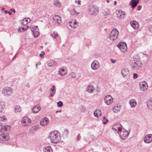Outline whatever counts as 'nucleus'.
<instances>
[{
    "label": "nucleus",
    "instance_id": "obj_1",
    "mask_svg": "<svg viewBox=\"0 0 152 152\" xmlns=\"http://www.w3.org/2000/svg\"><path fill=\"white\" fill-rule=\"evenodd\" d=\"M51 142L54 144L58 143L61 140V138L58 131L54 130L51 132L48 136Z\"/></svg>",
    "mask_w": 152,
    "mask_h": 152
},
{
    "label": "nucleus",
    "instance_id": "obj_2",
    "mask_svg": "<svg viewBox=\"0 0 152 152\" xmlns=\"http://www.w3.org/2000/svg\"><path fill=\"white\" fill-rule=\"evenodd\" d=\"M119 32L116 28H113L109 35V38L111 41H114L118 38Z\"/></svg>",
    "mask_w": 152,
    "mask_h": 152
},
{
    "label": "nucleus",
    "instance_id": "obj_3",
    "mask_svg": "<svg viewBox=\"0 0 152 152\" xmlns=\"http://www.w3.org/2000/svg\"><path fill=\"white\" fill-rule=\"evenodd\" d=\"M12 89L10 88L6 87L2 90V93L4 96L8 97L12 94Z\"/></svg>",
    "mask_w": 152,
    "mask_h": 152
},
{
    "label": "nucleus",
    "instance_id": "obj_4",
    "mask_svg": "<svg viewBox=\"0 0 152 152\" xmlns=\"http://www.w3.org/2000/svg\"><path fill=\"white\" fill-rule=\"evenodd\" d=\"M30 28L33 32L34 37L36 38L39 36V32L37 26H31L30 27Z\"/></svg>",
    "mask_w": 152,
    "mask_h": 152
},
{
    "label": "nucleus",
    "instance_id": "obj_5",
    "mask_svg": "<svg viewBox=\"0 0 152 152\" xmlns=\"http://www.w3.org/2000/svg\"><path fill=\"white\" fill-rule=\"evenodd\" d=\"M117 46L121 51L122 52H125L127 49L126 44L124 42L119 43L117 45Z\"/></svg>",
    "mask_w": 152,
    "mask_h": 152
},
{
    "label": "nucleus",
    "instance_id": "obj_6",
    "mask_svg": "<svg viewBox=\"0 0 152 152\" xmlns=\"http://www.w3.org/2000/svg\"><path fill=\"white\" fill-rule=\"evenodd\" d=\"M31 120L27 116L24 117L21 120V123L24 126H27L31 123Z\"/></svg>",
    "mask_w": 152,
    "mask_h": 152
},
{
    "label": "nucleus",
    "instance_id": "obj_7",
    "mask_svg": "<svg viewBox=\"0 0 152 152\" xmlns=\"http://www.w3.org/2000/svg\"><path fill=\"white\" fill-rule=\"evenodd\" d=\"M113 100V98L110 95H107L105 97L104 101L105 103L108 105L111 104Z\"/></svg>",
    "mask_w": 152,
    "mask_h": 152
},
{
    "label": "nucleus",
    "instance_id": "obj_8",
    "mask_svg": "<svg viewBox=\"0 0 152 152\" xmlns=\"http://www.w3.org/2000/svg\"><path fill=\"white\" fill-rule=\"evenodd\" d=\"M98 7L95 6H92L89 9L90 13L91 15L98 13Z\"/></svg>",
    "mask_w": 152,
    "mask_h": 152
},
{
    "label": "nucleus",
    "instance_id": "obj_9",
    "mask_svg": "<svg viewBox=\"0 0 152 152\" xmlns=\"http://www.w3.org/2000/svg\"><path fill=\"white\" fill-rule=\"evenodd\" d=\"M121 73L124 78H127L130 76L129 71L127 68L123 69L121 70Z\"/></svg>",
    "mask_w": 152,
    "mask_h": 152
},
{
    "label": "nucleus",
    "instance_id": "obj_10",
    "mask_svg": "<svg viewBox=\"0 0 152 152\" xmlns=\"http://www.w3.org/2000/svg\"><path fill=\"white\" fill-rule=\"evenodd\" d=\"M144 142L149 144L152 142V134H149L146 135L144 138Z\"/></svg>",
    "mask_w": 152,
    "mask_h": 152
},
{
    "label": "nucleus",
    "instance_id": "obj_11",
    "mask_svg": "<svg viewBox=\"0 0 152 152\" xmlns=\"http://www.w3.org/2000/svg\"><path fill=\"white\" fill-rule=\"evenodd\" d=\"M100 64L97 61H94L91 64V69L94 70L98 69L100 67Z\"/></svg>",
    "mask_w": 152,
    "mask_h": 152
},
{
    "label": "nucleus",
    "instance_id": "obj_12",
    "mask_svg": "<svg viewBox=\"0 0 152 152\" xmlns=\"http://www.w3.org/2000/svg\"><path fill=\"white\" fill-rule=\"evenodd\" d=\"M120 132V136L121 138L123 140L127 138L129 134V132L126 130H124L122 132Z\"/></svg>",
    "mask_w": 152,
    "mask_h": 152
},
{
    "label": "nucleus",
    "instance_id": "obj_13",
    "mask_svg": "<svg viewBox=\"0 0 152 152\" xmlns=\"http://www.w3.org/2000/svg\"><path fill=\"white\" fill-rule=\"evenodd\" d=\"M140 89L143 91L146 90L148 87V85L146 82L142 81L140 83Z\"/></svg>",
    "mask_w": 152,
    "mask_h": 152
},
{
    "label": "nucleus",
    "instance_id": "obj_14",
    "mask_svg": "<svg viewBox=\"0 0 152 152\" xmlns=\"http://www.w3.org/2000/svg\"><path fill=\"white\" fill-rule=\"evenodd\" d=\"M9 139V134L7 133H3L0 135V141H5Z\"/></svg>",
    "mask_w": 152,
    "mask_h": 152
},
{
    "label": "nucleus",
    "instance_id": "obj_15",
    "mask_svg": "<svg viewBox=\"0 0 152 152\" xmlns=\"http://www.w3.org/2000/svg\"><path fill=\"white\" fill-rule=\"evenodd\" d=\"M50 120L49 119L45 117L42 118L40 122V124L42 126H45L48 125L49 123Z\"/></svg>",
    "mask_w": 152,
    "mask_h": 152
},
{
    "label": "nucleus",
    "instance_id": "obj_16",
    "mask_svg": "<svg viewBox=\"0 0 152 152\" xmlns=\"http://www.w3.org/2000/svg\"><path fill=\"white\" fill-rule=\"evenodd\" d=\"M58 72L61 76H64L67 73V69L65 67H61L59 69Z\"/></svg>",
    "mask_w": 152,
    "mask_h": 152
},
{
    "label": "nucleus",
    "instance_id": "obj_17",
    "mask_svg": "<svg viewBox=\"0 0 152 152\" xmlns=\"http://www.w3.org/2000/svg\"><path fill=\"white\" fill-rule=\"evenodd\" d=\"M95 90V87L93 86L91 84H88L86 87V91L90 94L94 93Z\"/></svg>",
    "mask_w": 152,
    "mask_h": 152
},
{
    "label": "nucleus",
    "instance_id": "obj_18",
    "mask_svg": "<svg viewBox=\"0 0 152 152\" xmlns=\"http://www.w3.org/2000/svg\"><path fill=\"white\" fill-rule=\"evenodd\" d=\"M7 118L5 116H1L0 117V126L4 125L7 122Z\"/></svg>",
    "mask_w": 152,
    "mask_h": 152
},
{
    "label": "nucleus",
    "instance_id": "obj_19",
    "mask_svg": "<svg viewBox=\"0 0 152 152\" xmlns=\"http://www.w3.org/2000/svg\"><path fill=\"white\" fill-rule=\"evenodd\" d=\"M53 23L58 24L61 22V17L59 15H55L53 18Z\"/></svg>",
    "mask_w": 152,
    "mask_h": 152
},
{
    "label": "nucleus",
    "instance_id": "obj_20",
    "mask_svg": "<svg viewBox=\"0 0 152 152\" xmlns=\"http://www.w3.org/2000/svg\"><path fill=\"white\" fill-rule=\"evenodd\" d=\"M130 24L132 27L134 29H137L139 27L138 23L135 20L131 21Z\"/></svg>",
    "mask_w": 152,
    "mask_h": 152
},
{
    "label": "nucleus",
    "instance_id": "obj_21",
    "mask_svg": "<svg viewBox=\"0 0 152 152\" xmlns=\"http://www.w3.org/2000/svg\"><path fill=\"white\" fill-rule=\"evenodd\" d=\"M69 26L72 28H76L78 25L77 24V21L75 19L72 20L71 21L69 22Z\"/></svg>",
    "mask_w": 152,
    "mask_h": 152
},
{
    "label": "nucleus",
    "instance_id": "obj_22",
    "mask_svg": "<svg viewBox=\"0 0 152 152\" xmlns=\"http://www.w3.org/2000/svg\"><path fill=\"white\" fill-rule=\"evenodd\" d=\"M139 63V62L138 61H133L131 64V66L132 68L134 69H137L139 67V65L138 64Z\"/></svg>",
    "mask_w": 152,
    "mask_h": 152
},
{
    "label": "nucleus",
    "instance_id": "obj_23",
    "mask_svg": "<svg viewBox=\"0 0 152 152\" xmlns=\"http://www.w3.org/2000/svg\"><path fill=\"white\" fill-rule=\"evenodd\" d=\"M22 110V108L19 105H16L14 107V111L16 114H19Z\"/></svg>",
    "mask_w": 152,
    "mask_h": 152
},
{
    "label": "nucleus",
    "instance_id": "obj_24",
    "mask_svg": "<svg viewBox=\"0 0 152 152\" xmlns=\"http://www.w3.org/2000/svg\"><path fill=\"white\" fill-rule=\"evenodd\" d=\"M41 109L40 106L38 105H36L32 109V111L34 113H37Z\"/></svg>",
    "mask_w": 152,
    "mask_h": 152
},
{
    "label": "nucleus",
    "instance_id": "obj_25",
    "mask_svg": "<svg viewBox=\"0 0 152 152\" xmlns=\"http://www.w3.org/2000/svg\"><path fill=\"white\" fill-rule=\"evenodd\" d=\"M139 0H132L130 2L131 6L132 8L135 7L138 4Z\"/></svg>",
    "mask_w": 152,
    "mask_h": 152
},
{
    "label": "nucleus",
    "instance_id": "obj_26",
    "mask_svg": "<svg viewBox=\"0 0 152 152\" xmlns=\"http://www.w3.org/2000/svg\"><path fill=\"white\" fill-rule=\"evenodd\" d=\"M30 21V19L29 18H25L21 21V23L22 25H26L29 23Z\"/></svg>",
    "mask_w": 152,
    "mask_h": 152
},
{
    "label": "nucleus",
    "instance_id": "obj_27",
    "mask_svg": "<svg viewBox=\"0 0 152 152\" xmlns=\"http://www.w3.org/2000/svg\"><path fill=\"white\" fill-rule=\"evenodd\" d=\"M55 87L54 86H53L50 88V92L49 95V96L50 97H53L56 93V90L55 89Z\"/></svg>",
    "mask_w": 152,
    "mask_h": 152
},
{
    "label": "nucleus",
    "instance_id": "obj_28",
    "mask_svg": "<svg viewBox=\"0 0 152 152\" xmlns=\"http://www.w3.org/2000/svg\"><path fill=\"white\" fill-rule=\"evenodd\" d=\"M121 126H122L120 124L117 123L114 124L112 127H114V128L115 127V128L117 130H118L119 132H121L122 130Z\"/></svg>",
    "mask_w": 152,
    "mask_h": 152
},
{
    "label": "nucleus",
    "instance_id": "obj_29",
    "mask_svg": "<svg viewBox=\"0 0 152 152\" xmlns=\"http://www.w3.org/2000/svg\"><path fill=\"white\" fill-rule=\"evenodd\" d=\"M129 103L132 107H135L137 104L136 100L134 99H131L129 101Z\"/></svg>",
    "mask_w": 152,
    "mask_h": 152
},
{
    "label": "nucleus",
    "instance_id": "obj_30",
    "mask_svg": "<svg viewBox=\"0 0 152 152\" xmlns=\"http://www.w3.org/2000/svg\"><path fill=\"white\" fill-rule=\"evenodd\" d=\"M117 15L118 17L120 18H123L125 15V12L120 10L118 11Z\"/></svg>",
    "mask_w": 152,
    "mask_h": 152
},
{
    "label": "nucleus",
    "instance_id": "obj_31",
    "mask_svg": "<svg viewBox=\"0 0 152 152\" xmlns=\"http://www.w3.org/2000/svg\"><path fill=\"white\" fill-rule=\"evenodd\" d=\"M57 64L56 61L53 60H51L48 64V65L50 67H52L56 65Z\"/></svg>",
    "mask_w": 152,
    "mask_h": 152
},
{
    "label": "nucleus",
    "instance_id": "obj_32",
    "mask_svg": "<svg viewBox=\"0 0 152 152\" xmlns=\"http://www.w3.org/2000/svg\"><path fill=\"white\" fill-rule=\"evenodd\" d=\"M102 112L101 110H96L94 113V115L95 116L97 117H99V116H101Z\"/></svg>",
    "mask_w": 152,
    "mask_h": 152
},
{
    "label": "nucleus",
    "instance_id": "obj_33",
    "mask_svg": "<svg viewBox=\"0 0 152 152\" xmlns=\"http://www.w3.org/2000/svg\"><path fill=\"white\" fill-rule=\"evenodd\" d=\"M43 151L44 152H52V149L50 146L45 147L43 148Z\"/></svg>",
    "mask_w": 152,
    "mask_h": 152
},
{
    "label": "nucleus",
    "instance_id": "obj_34",
    "mask_svg": "<svg viewBox=\"0 0 152 152\" xmlns=\"http://www.w3.org/2000/svg\"><path fill=\"white\" fill-rule=\"evenodd\" d=\"M121 107V106L120 105L119 106H115L113 109V110L114 112L117 113L120 111Z\"/></svg>",
    "mask_w": 152,
    "mask_h": 152
},
{
    "label": "nucleus",
    "instance_id": "obj_35",
    "mask_svg": "<svg viewBox=\"0 0 152 152\" xmlns=\"http://www.w3.org/2000/svg\"><path fill=\"white\" fill-rule=\"evenodd\" d=\"M2 127L1 130L2 131H9L10 128V126L8 125L3 126H2Z\"/></svg>",
    "mask_w": 152,
    "mask_h": 152
},
{
    "label": "nucleus",
    "instance_id": "obj_36",
    "mask_svg": "<svg viewBox=\"0 0 152 152\" xmlns=\"http://www.w3.org/2000/svg\"><path fill=\"white\" fill-rule=\"evenodd\" d=\"M5 107L4 104L2 102L0 101V113H1Z\"/></svg>",
    "mask_w": 152,
    "mask_h": 152
},
{
    "label": "nucleus",
    "instance_id": "obj_37",
    "mask_svg": "<svg viewBox=\"0 0 152 152\" xmlns=\"http://www.w3.org/2000/svg\"><path fill=\"white\" fill-rule=\"evenodd\" d=\"M147 106L148 108L152 110V101L151 100H149L148 102Z\"/></svg>",
    "mask_w": 152,
    "mask_h": 152
},
{
    "label": "nucleus",
    "instance_id": "obj_38",
    "mask_svg": "<svg viewBox=\"0 0 152 152\" xmlns=\"http://www.w3.org/2000/svg\"><path fill=\"white\" fill-rule=\"evenodd\" d=\"M70 13L72 15H77L79 14V13L77 12L74 9L71 10Z\"/></svg>",
    "mask_w": 152,
    "mask_h": 152
},
{
    "label": "nucleus",
    "instance_id": "obj_39",
    "mask_svg": "<svg viewBox=\"0 0 152 152\" xmlns=\"http://www.w3.org/2000/svg\"><path fill=\"white\" fill-rule=\"evenodd\" d=\"M54 3V5L59 7H60L61 6V3L58 0H55Z\"/></svg>",
    "mask_w": 152,
    "mask_h": 152
},
{
    "label": "nucleus",
    "instance_id": "obj_40",
    "mask_svg": "<svg viewBox=\"0 0 152 152\" xmlns=\"http://www.w3.org/2000/svg\"><path fill=\"white\" fill-rule=\"evenodd\" d=\"M51 37L54 39H57L58 37V36L57 33L53 32L51 33Z\"/></svg>",
    "mask_w": 152,
    "mask_h": 152
},
{
    "label": "nucleus",
    "instance_id": "obj_41",
    "mask_svg": "<svg viewBox=\"0 0 152 152\" xmlns=\"http://www.w3.org/2000/svg\"><path fill=\"white\" fill-rule=\"evenodd\" d=\"M57 105L58 107H61L63 105V103L61 101H59L57 102Z\"/></svg>",
    "mask_w": 152,
    "mask_h": 152
},
{
    "label": "nucleus",
    "instance_id": "obj_42",
    "mask_svg": "<svg viewBox=\"0 0 152 152\" xmlns=\"http://www.w3.org/2000/svg\"><path fill=\"white\" fill-rule=\"evenodd\" d=\"M26 31L24 27H21L18 29V31L19 32H24Z\"/></svg>",
    "mask_w": 152,
    "mask_h": 152
},
{
    "label": "nucleus",
    "instance_id": "obj_43",
    "mask_svg": "<svg viewBox=\"0 0 152 152\" xmlns=\"http://www.w3.org/2000/svg\"><path fill=\"white\" fill-rule=\"evenodd\" d=\"M103 124H106L109 121L108 120L106 119L105 117H103Z\"/></svg>",
    "mask_w": 152,
    "mask_h": 152
},
{
    "label": "nucleus",
    "instance_id": "obj_44",
    "mask_svg": "<svg viewBox=\"0 0 152 152\" xmlns=\"http://www.w3.org/2000/svg\"><path fill=\"white\" fill-rule=\"evenodd\" d=\"M45 53L43 51L41 52L40 54L39 55V56L41 58H43L44 57Z\"/></svg>",
    "mask_w": 152,
    "mask_h": 152
},
{
    "label": "nucleus",
    "instance_id": "obj_45",
    "mask_svg": "<svg viewBox=\"0 0 152 152\" xmlns=\"http://www.w3.org/2000/svg\"><path fill=\"white\" fill-rule=\"evenodd\" d=\"M71 77L72 78H75L76 77L75 74L73 72L71 73Z\"/></svg>",
    "mask_w": 152,
    "mask_h": 152
},
{
    "label": "nucleus",
    "instance_id": "obj_46",
    "mask_svg": "<svg viewBox=\"0 0 152 152\" xmlns=\"http://www.w3.org/2000/svg\"><path fill=\"white\" fill-rule=\"evenodd\" d=\"M39 127V125H35L32 127V129H33L36 130Z\"/></svg>",
    "mask_w": 152,
    "mask_h": 152
},
{
    "label": "nucleus",
    "instance_id": "obj_47",
    "mask_svg": "<svg viewBox=\"0 0 152 152\" xmlns=\"http://www.w3.org/2000/svg\"><path fill=\"white\" fill-rule=\"evenodd\" d=\"M138 75L137 74L134 73L133 74V78L134 79H136L138 77Z\"/></svg>",
    "mask_w": 152,
    "mask_h": 152
},
{
    "label": "nucleus",
    "instance_id": "obj_48",
    "mask_svg": "<svg viewBox=\"0 0 152 152\" xmlns=\"http://www.w3.org/2000/svg\"><path fill=\"white\" fill-rule=\"evenodd\" d=\"M75 2L77 3V4L78 5L80 4V1H79V0H77L75 1Z\"/></svg>",
    "mask_w": 152,
    "mask_h": 152
},
{
    "label": "nucleus",
    "instance_id": "obj_49",
    "mask_svg": "<svg viewBox=\"0 0 152 152\" xmlns=\"http://www.w3.org/2000/svg\"><path fill=\"white\" fill-rule=\"evenodd\" d=\"M111 62L113 64L115 63L116 62V60H114L113 59H111Z\"/></svg>",
    "mask_w": 152,
    "mask_h": 152
},
{
    "label": "nucleus",
    "instance_id": "obj_50",
    "mask_svg": "<svg viewBox=\"0 0 152 152\" xmlns=\"http://www.w3.org/2000/svg\"><path fill=\"white\" fill-rule=\"evenodd\" d=\"M80 134H79L77 137V140L78 141L79 140L80 138Z\"/></svg>",
    "mask_w": 152,
    "mask_h": 152
},
{
    "label": "nucleus",
    "instance_id": "obj_51",
    "mask_svg": "<svg viewBox=\"0 0 152 152\" xmlns=\"http://www.w3.org/2000/svg\"><path fill=\"white\" fill-rule=\"evenodd\" d=\"M112 129L113 130V131L115 132H116L117 131V129H115V127L114 128V127H112Z\"/></svg>",
    "mask_w": 152,
    "mask_h": 152
},
{
    "label": "nucleus",
    "instance_id": "obj_52",
    "mask_svg": "<svg viewBox=\"0 0 152 152\" xmlns=\"http://www.w3.org/2000/svg\"><path fill=\"white\" fill-rule=\"evenodd\" d=\"M10 10L12 11L14 13H15V10L14 9H11Z\"/></svg>",
    "mask_w": 152,
    "mask_h": 152
},
{
    "label": "nucleus",
    "instance_id": "obj_53",
    "mask_svg": "<svg viewBox=\"0 0 152 152\" xmlns=\"http://www.w3.org/2000/svg\"><path fill=\"white\" fill-rule=\"evenodd\" d=\"M141 7H142L141 6H139L138 7V9H137V10H140L141 9Z\"/></svg>",
    "mask_w": 152,
    "mask_h": 152
},
{
    "label": "nucleus",
    "instance_id": "obj_54",
    "mask_svg": "<svg viewBox=\"0 0 152 152\" xmlns=\"http://www.w3.org/2000/svg\"><path fill=\"white\" fill-rule=\"evenodd\" d=\"M65 132H66L67 134H68V133H69V132H68V129H65Z\"/></svg>",
    "mask_w": 152,
    "mask_h": 152
},
{
    "label": "nucleus",
    "instance_id": "obj_55",
    "mask_svg": "<svg viewBox=\"0 0 152 152\" xmlns=\"http://www.w3.org/2000/svg\"><path fill=\"white\" fill-rule=\"evenodd\" d=\"M61 112V110H57L56 112V113H57L58 112L60 113Z\"/></svg>",
    "mask_w": 152,
    "mask_h": 152
},
{
    "label": "nucleus",
    "instance_id": "obj_56",
    "mask_svg": "<svg viewBox=\"0 0 152 152\" xmlns=\"http://www.w3.org/2000/svg\"><path fill=\"white\" fill-rule=\"evenodd\" d=\"M26 86L27 87L29 88L30 87V85L29 83H27V84L26 85Z\"/></svg>",
    "mask_w": 152,
    "mask_h": 152
},
{
    "label": "nucleus",
    "instance_id": "obj_57",
    "mask_svg": "<svg viewBox=\"0 0 152 152\" xmlns=\"http://www.w3.org/2000/svg\"><path fill=\"white\" fill-rule=\"evenodd\" d=\"M149 31L151 32H152V27H150L149 28Z\"/></svg>",
    "mask_w": 152,
    "mask_h": 152
},
{
    "label": "nucleus",
    "instance_id": "obj_58",
    "mask_svg": "<svg viewBox=\"0 0 152 152\" xmlns=\"http://www.w3.org/2000/svg\"><path fill=\"white\" fill-rule=\"evenodd\" d=\"M28 28H29V26H27L24 28H25L26 30Z\"/></svg>",
    "mask_w": 152,
    "mask_h": 152
},
{
    "label": "nucleus",
    "instance_id": "obj_59",
    "mask_svg": "<svg viewBox=\"0 0 152 152\" xmlns=\"http://www.w3.org/2000/svg\"><path fill=\"white\" fill-rule=\"evenodd\" d=\"M117 2L116 1H114V4L115 5H116L117 4Z\"/></svg>",
    "mask_w": 152,
    "mask_h": 152
},
{
    "label": "nucleus",
    "instance_id": "obj_60",
    "mask_svg": "<svg viewBox=\"0 0 152 152\" xmlns=\"http://www.w3.org/2000/svg\"><path fill=\"white\" fill-rule=\"evenodd\" d=\"M4 13L5 14H7L8 13V11L7 10H4Z\"/></svg>",
    "mask_w": 152,
    "mask_h": 152
},
{
    "label": "nucleus",
    "instance_id": "obj_61",
    "mask_svg": "<svg viewBox=\"0 0 152 152\" xmlns=\"http://www.w3.org/2000/svg\"><path fill=\"white\" fill-rule=\"evenodd\" d=\"M8 13L10 15L12 14V12L10 11L8 12Z\"/></svg>",
    "mask_w": 152,
    "mask_h": 152
},
{
    "label": "nucleus",
    "instance_id": "obj_62",
    "mask_svg": "<svg viewBox=\"0 0 152 152\" xmlns=\"http://www.w3.org/2000/svg\"><path fill=\"white\" fill-rule=\"evenodd\" d=\"M39 90L40 92H42V89L41 87L39 89Z\"/></svg>",
    "mask_w": 152,
    "mask_h": 152
},
{
    "label": "nucleus",
    "instance_id": "obj_63",
    "mask_svg": "<svg viewBox=\"0 0 152 152\" xmlns=\"http://www.w3.org/2000/svg\"><path fill=\"white\" fill-rule=\"evenodd\" d=\"M110 1L109 0H107L106 2L107 3H108L110 2Z\"/></svg>",
    "mask_w": 152,
    "mask_h": 152
},
{
    "label": "nucleus",
    "instance_id": "obj_64",
    "mask_svg": "<svg viewBox=\"0 0 152 152\" xmlns=\"http://www.w3.org/2000/svg\"><path fill=\"white\" fill-rule=\"evenodd\" d=\"M104 31H107V29L106 28H105L104 29Z\"/></svg>",
    "mask_w": 152,
    "mask_h": 152
}]
</instances>
